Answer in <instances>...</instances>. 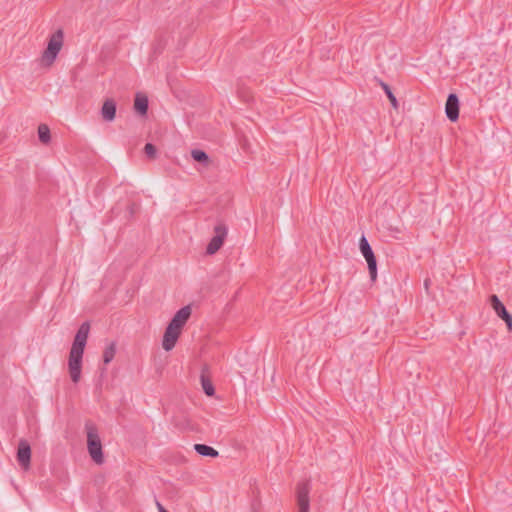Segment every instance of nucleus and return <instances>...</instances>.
Masks as SVG:
<instances>
[{"instance_id": "f257e3e1", "label": "nucleus", "mask_w": 512, "mask_h": 512, "mask_svg": "<svg viewBox=\"0 0 512 512\" xmlns=\"http://www.w3.org/2000/svg\"><path fill=\"white\" fill-rule=\"evenodd\" d=\"M89 332V322H83L80 325L74 337V341L70 349L68 359V371L73 383H78L81 379L83 353L87 343Z\"/></svg>"}, {"instance_id": "f03ea898", "label": "nucleus", "mask_w": 512, "mask_h": 512, "mask_svg": "<svg viewBox=\"0 0 512 512\" xmlns=\"http://www.w3.org/2000/svg\"><path fill=\"white\" fill-rule=\"evenodd\" d=\"M87 430V448L92 460L97 464L104 461L102 444L97 429L93 425H86Z\"/></svg>"}, {"instance_id": "7ed1b4c3", "label": "nucleus", "mask_w": 512, "mask_h": 512, "mask_svg": "<svg viewBox=\"0 0 512 512\" xmlns=\"http://www.w3.org/2000/svg\"><path fill=\"white\" fill-rule=\"evenodd\" d=\"M63 31L57 30L49 39L47 48L44 50L42 54V63L45 66H51L55 61L58 53L60 52L63 46Z\"/></svg>"}, {"instance_id": "20e7f679", "label": "nucleus", "mask_w": 512, "mask_h": 512, "mask_svg": "<svg viewBox=\"0 0 512 512\" xmlns=\"http://www.w3.org/2000/svg\"><path fill=\"white\" fill-rule=\"evenodd\" d=\"M359 245L360 251L368 264L370 278L372 281H375L377 278V261L373 250L364 235L360 238Z\"/></svg>"}, {"instance_id": "39448f33", "label": "nucleus", "mask_w": 512, "mask_h": 512, "mask_svg": "<svg viewBox=\"0 0 512 512\" xmlns=\"http://www.w3.org/2000/svg\"><path fill=\"white\" fill-rule=\"evenodd\" d=\"M215 235L212 237L210 242L208 243L206 247V253L208 255L215 254L223 245L224 240L227 236L228 230L227 227L219 223L214 227Z\"/></svg>"}, {"instance_id": "423d86ee", "label": "nucleus", "mask_w": 512, "mask_h": 512, "mask_svg": "<svg viewBox=\"0 0 512 512\" xmlns=\"http://www.w3.org/2000/svg\"><path fill=\"white\" fill-rule=\"evenodd\" d=\"M310 484L308 481H303L298 483L296 490L297 504L299 507V512H309L310 511Z\"/></svg>"}, {"instance_id": "0eeeda50", "label": "nucleus", "mask_w": 512, "mask_h": 512, "mask_svg": "<svg viewBox=\"0 0 512 512\" xmlns=\"http://www.w3.org/2000/svg\"><path fill=\"white\" fill-rule=\"evenodd\" d=\"M490 304L499 318H501L507 325L508 330L512 331V315L506 310L504 304L500 301L497 295L490 296Z\"/></svg>"}, {"instance_id": "6e6552de", "label": "nucleus", "mask_w": 512, "mask_h": 512, "mask_svg": "<svg viewBox=\"0 0 512 512\" xmlns=\"http://www.w3.org/2000/svg\"><path fill=\"white\" fill-rule=\"evenodd\" d=\"M17 461L24 470L29 469L31 461V448L26 440H21L18 444Z\"/></svg>"}, {"instance_id": "1a4fd4ad", "label": "nucleus", "mask_w": 512, "mask_h": 512, "mask_svg": "<svg viewBox=\"0 0 512 512\" xmlns=\"http://www.w3.org/2000/svg\"><path fill=\"white\" fill-rule=\"evenodd\" d=\"M180 334H181L180 330H178L168 324V326L166 327V330L164 332V336H163V341H162L163 349L165 351H171L175 347Z\"/></svg>"}, {"instance_id": "9d476101", "label": "nucleus", "mask_w": 512, "mask_h": 512, "mask_svg": "<svg viewBox=\"0 0 512 512\" xmlns=\"http://www.w3.org/2000/svg\"><path fill=\"white\" fill-rule=\"evenodd\" d=\"M191 313L192 309L189 305L182 307L175 313L169 325L181 331L186 322L188 321V319L190 318Z\"/></svg>"}, {"instance_id": "9b49d317", "label": "nucleus", "mask_w": 512, "mask_h": 512, "mask_svg": "<svg viewBox=\"0 0 512 512\" xmlns=\"http://www.w3.org/2000/svg\"><path fill=\"white\" fill-rule=\"evenodd\" d=\"M445 112L447 118L452 122H455L459 118V99L456 94L451 93L448 95Z\"/></svg>"}, {"instance_id": "f8f14e48", "label": "nucleus", "mask_w": 512, "mask_h": 512, "mask_svg": "<svg viewBox=\"0 0 512 512\" xmlns=\"http://www.w3.org/2000/svg\"><path fill=\"white\" fill-rule=\"evenodd\" d=\"M101 116L104 121L112 122L116 117V102L108 98L104 101L101 108Z\"/></svg>"}, {"instance_id": "ddd939ff", "label": "nucleus", "mask_w": 512, "mask_h": 512, "mask_svg": "<svg viewBox=\"0 0 512 512\" xmlns=\"http://www.w3.org/2000/svg\"><path fill=\"white\" fill-rule=\"evenodd\" d=\"M134 109L140 115H146L148 111V98L145 95L137 94L134 101Z\"/></svg>"}, {"instance_id": "4468645a", "label": "nucleus", "mask_w": 512, "mask_h": 512, "mask_svg": "<svg viewBox=\"0 0 512 512\" xmlns=\"http://www.w3.org/2000/svg\"><path fill=\"white\" fill-rule=\"evenodd\" d=\"M194 449L201 456L215 458L219 455L217 450L206 444H195Z\"/></svg>"}, {"instance_id": "2eb2a0df", "label": "nucleus", "mask_w": 512, "mask_h": 512, "mask_svg": "<svg viewBox=\"0 0 512 512\" xmlns=\"http://www.w3.org/2000/svg\"><path fill=\"white\" fill-rule=\"evenodd\" d=\"M191 157L194 161L203 164L204 166H208L210 164V159L208 154L200 149H193L191 151Z\"/></svg>"}, {"instance_id": "dca6fc26", "label": "nucleus", "mask_w": 512, "mask_h": 512, "mask_svg": "<svg viewBox=\"0 0 512 512\" xmlns=\"http://www.w3.org/2000/svg\"><path fill=\"white\" fill-rule=\"evenodd\" d=\"M116 354V344L115 342H111L103 352V362L104 364H109L115 357Z\"/></svg>"}, {"instance_id": "f3484780", "label": "nucleus", "mask_w": 512, "mask_h": 512, "mask_svg": "<svg viewBox=\"0 0 512 512\" xmlns=\"http://www.w3.org/2000/svg\"><path fill=\"white\" fill-rule=\"evenodd\" d=\"M38 137H39V140L44 144H47L50 142V139H51L50 129L46 124H40L38 126Z\"/></svg>"}, {"instance_id": "a211bd4d", "label": "nucleus", "mask_w": 512, "mask_h": 512, "mask_svg": "<svg viewBox=\"0 0 512 512\" xmlns=\"http://www.w3.org/2000/svg\"><path fill=\"white\" fill-rule=\"evenodd\" d=\"M378 81H379L380 86L384 90L385 94L387 95L391 105L394 108H397L398 107V101H397L395 95L393 94L390 86L387 83L383 82L382 80H378Z\"/></svg>"}, {"instance_id": "6ab92c4d", "label": "nucleus", "mask_w": 512, "mask_h": 512, "mask_svg": "<svg viewBox=\"0 0 512 512\" xmlns=\"http://www.w3.org/2000/svg\"><path fill=\"white\" fill-rule=\"evenodd\" d=\"M200 380H201V385H202V388H203V391L205 392V394L207 396H213L215 393V389H214V386H213L212 382L210 381V379L207 378L204 374H202L200 377Z\"/></svg>"}, {"instance_id": "aec40b11", "label": "nucleus", "mask_w": 512, "mask_h": 512, "mask_svg": "<svg viewBox=\"0 0 512 512\" xmlns=\"http://www.w3.org/2000/svg\"><path fill=\"white\" fill-rule=\"evenodd\" d=\"M144 152L148 158H154L156 156L157 149L152 143H147L144 147Z\"/></svg>"}, {"instance_id": "412c9836", "label": "nucleus", "mask_w": 512, "mask_h": 512, "mask_svg": "<svg viewBox=\"0 0 512 512\" xmlns=\"http://www.w3.org/2000/svg\"><path fill=\"white\" fill-rule=\"evenodd\" d=\"M429 284H430V280H429V279H426V280L424 281V286H425V289H426V290H428V288H429Z\"/></svg>"}, {"instance_id": "4be33fe9", "label": "nucleus", "mask_w": 512, "mask_h": 512, "mask_svg": "<svg viewBox=\"0 0 512 512\" xmlns=\"http://www.w3.org/2000/svg\"><path fill=\"white\" fill-rule=\"evenodd\" d=\"M173 423H174V425H175V426H177V427H178V426H180V424H179V423H177L176 421H173Z\"/></svg>"}]
</instances>
